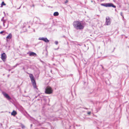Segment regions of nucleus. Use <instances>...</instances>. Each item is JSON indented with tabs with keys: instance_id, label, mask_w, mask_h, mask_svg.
Masks as SVG:
<instances>
[{
	"instance_id": "nucleus-17",
	"label": "nucleus",
	"mask_w": 129,
	"mask_h": 129,
	"mask_svg": "<svg viewBox=\"0 0 129 129\" xmlns=\"http://www.w3.org/2000/svg\"><path fill=\"white\" fill-rule=\"evenodd\" d=\"M55 43L56 44V45L58 44V42H56Z\"/></svg>"
},
{
	"instance_id": "nucleus-19",
	"label": "nucleus",
	"mask_w": 129,
	"mask_h": 129,
	"mask_svg": "<svg viewBox=\"0 0 129 129\" xmlns=\"http://www.w3.org/2000/svg\"><path fill=\"white\" fill-rule=\"evenodd\" d=\"M121 16H122V13H121Z\"/></svg>"
},
{
	"instance_id": "nucleus-3",
	"label": "nucleus",
	"mask_w": 129,
	"mask_h": 129,
	"mask_svg": "<svg viewBox=\"0 0 129 129\" xmlns=\"http://www.w3.org/2000/svg\"><path fill=\"white\" fill-rule=\"evenodd\" d=\"M53 90L52 88L49 86H47L45 88V93L46 94H50L52 93Z\"/></svg>"
},
{
	"instance_id": "nucleus-18",
	"label": "nucleus",
	"mask_w": 129,
	"mask_h": 129,
	"mask_svg": "<svg viewBox=\"0 0 129 129\" xmlns=\"http://www.w3.org/2000/svg\"><path fill=\"white\" fill-rule=\"evenodd\" d=\"M91 112H89L88 113V114H90Z\"/></svg>"
},
{
	"instance_id": "nucleus-9",
	"label": "nucleus",
	"mask_w": 129,
	"mask_h": 129,
	"mask_svg": "<svg viewBox=\"0 0 129 129\" xmlns=\"http://www.w3.org/2000/svg\"><path fill=\"white\" fill-rule=\"evenodd\" d=\"M12 36L11 33L9 34V35L7 37V39H10L12 38Z\"/></svg>"
},
{
	"instance_id": "nucleus-4",
	"label": "nucleus",
	"mask_w": 129,
	"mask_h": 129,
	"mask_svg": "<svg viewBox=\"0 0 129 129\" xmlns=\"http://www.w3.org/2000/svg\"><path fill=\"white\" fill-rule=\"evenodd\" d=\"M101 5L105 7H112L114 8H115L116 7L113 4L110 3L101 4Z\"/></svg>"
},
{
	"instance_id": "nucleus-5",
	"label": "nucleus",
	"mask_w": 129,
	"mask_h": 129,
	"mask_svg": "<svg viewBox=\"0 0 129 129\" xmlns=\"http://www.w3.org/2000/svg\"><path fill=\"white\" fill-rule=\"evenodd\" d=\"M106 25H110L111 22L110 18L109 17H107L106 18Z\"/></svg>"
},
{
	"instance_id": "nucleus-1",
	"label": "nucleus",
	"mask_w": 129,
	"mask_h": 129,
	"mask_svg": "<svg viewBox=\"0 0 129 129\" xmlns=\"http://www.w3.org/2000/svg\"><path fill=\"white\" fill-rule=\"evenodd\" d=\"M73 26L77 29H82L84 27L83 24L79 21H74L73 23Z\"/></svg>"
},
{
	"instance_id": "nucleus-7",
	"label": "nucleus",
	"mask_w": 129,
	"mask_h": 129,
	"mask_svg": "<svg viewBox=\"0 0 129 129\" xmlns=\"http://www.w3.org/2000/svg\"><path fill=\"white\" fill-rule=\"evenodd\" d=\"M3 94L4 96L8 100H10L11 99V98L10 97V96L8 94L6 93L5 92L3 93Z\"/></svg>"
},
{
	"instance_id": "nucleus-2",
	"label": "nucleus",
	"mask_w": 129,
	"mask_h": 129,
	"mask_svg": "<svg viewBox=\"0 0 129 129\" xmlns=\"http://www.w3.org/2000/svg\"><path fill=\"white\" fill-rule=\"evenodd\" d=\"M29 74V77L30 79L32 85L34 88H37L36 83L34 78V76L32 74Z\"/></svg>"
},
{
	"instance_id": "nucleus-13",
	"label": "nucleus",
	"mask_w": 129,
	"mask_h": 129,
	"mask_svg": "<svg viewBox=\"0 0 129 129\" xmlns=\"http://www.w3.org/2000/svg\"><path fill=\"white\" fill-rule=\"evenodd\" d=\"M44 41L46 42H49V41L46 38H44Z\"/></svg>"
},
{
	"instance_id": "nucleus-16",
	"label": "nucleus",
	"mask_w": 129,
	"mask_h": 129,
	"mask_svg": "<svg viewBox=\"0 0 129 129\" xmlns=\"http://www.w3.org/2000/svg\"><path fill=\"white\" fill-rule=\"evenodd\" d=\"M4 31H2L0 32V33L1 34H2L3 33H4Z\"/></svg>"
},
{
	"instance_id": "nucleus-10",
	"label": "nucleus",
	"mask_w": 129,
	"mask_h": 129,
	"mask_svg": "<svg viewBox=\"0 0 129 129\" xmlns=\"http://www.w3.org/2000/svg\"><path fill=\"white\" fill-rule=\"evenodd\" d=\"M30 56L36 55V53L33 52H31L29 53Z\"/></svg>"
},
{
	"instance_id": "nucleus-14",
	"label": "nucleus",
	"mask_w": 129,
	"mask_h": 129,
	"mask_svg": "<svg viewBox=\"0 0 129 129\" xmlns=\"http://www.w3.org/2000/svg\"><path fill=\"white\" fill-rule=\"evenodd\" d=\"M45 38H39V39L41 40H42L43 41H44V40Z\"/></svg>"
},
{
	"instance_id": "nucleus-12",
	"label": "nucleus",
	"mask_w": 129,
	"mask_h": 129,
	"mask_svg": "<svg viewBox=\"0 0 129 129\" xmlns=\"http://www.w3.org/2000/svg\"><path fill=\"white\" fill-rule=\"evenodd\" d=\"M6 5V4H5L4 2H2L1 4V7H2L3 6H5Z\"/></svg>"
},
{
	"instance_id": "nucleus-11",
	"label": "nucleus",
	"mask_w": 129,
	"mask_h": 129,
	"mask_svg": "<svg viewBox=\"0 0 129 129\" xmlns=\"http://www.w3.org/2000/svg\"><path fill=\"white\" fill-rule=\"evenodd\" d=\"M59 15V13L58 12H55L54 13L53 15L54 16H57Z\"/></svg>"
},
{
	"instance_id": "nucleus-15",
	"label": "nucleus",
	"mask_w": 129,
	"mask_h": 129,
	"mask_svg": "<svg viewBox=\"0 0 129 129\" xmlns=\"http://www.w3.org/2000/svg\"><path fill=\"white\" fill-rule=\"evenodd\" d=\"M68 2V0H66V1L65 2V4L67 3Z\"/></svg>"
},
{
	"instance_id": "nucleus-6",
	"label": "nucleus",
	"mask_w": 129,
	"mask_h": 129,
	"mask_svg": "<svg viewBox=\"0 0 129 129\" xmlns=\"http://www.w3.org/2000/svg\"><path fill=\"white\" fill-rule=\"evenodd\" d=\"M7 58V56L5 53H3L1 55V58L4 61H5Z\"/></svg>"
},
{
	"instance_id": "nucleus-8",
	"label": "nucleus",
	"mask_w": 129,
	"mask_h": 129,
	"mask_svg": "<svg viewBox=\"0 0 129 129\" xmlns=\"http://www.w3.org/2000/svg\"><path fill=\"white\" fill-rule=\"evenodd\" d=\"M17 114L16 111L14 110H13L11 113V115L14 116H15Z\"/></svg>"
}]
</instances>
